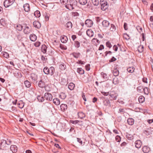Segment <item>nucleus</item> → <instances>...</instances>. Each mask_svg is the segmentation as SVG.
<instances>
[{"label": "nucleus", "mask_w": 153, "mask_h": 153, "mask_svg": "<svg viewBox=\"0 0 153 153\" xmlns=\"http://www.w3.org/2000/svg\"><path fill=\"white\" fill-rule=\"evenodd\" d=\"M77 4V2L76 0H70L65 7L67 9L71 10L76 7Z\"/></svg>", "instance_id": "obj_1"}, {"label": "nucleus", "mask_w": 153, "mask_h": 153, "mask_svg": "<svg viewBox=\"0 0 153 153\" xmlns=\"http://www.w3.org/2000/svg\"><path fill=\"white\" fill-rule=\"evenodd\" d=\"M43 71L46 74L52 75L54 72V68L53 67H51L48 68L47 67H45Z\"/></svg>", "instance_id": "obj_2"}, {"label": "nucleus", "mask_w": 153, "mask_h": 153, "mask_svg": "<svg viewBox=\"0 0 153 153\" xmlns=\"http://www.w3.org/2000/svg\"><path fill=\"white\" fill-rule=\"evenodd\" d=\"M100 4L101 5V9L102 10H105L108 7L107 2L104 0H101Z\"/></svg>", "instance_id": "obj_3"}, {"label": "nucleus", "mask_w": 153, "mask_h": 153, "mask_svg": "<svg viewBox=\"0 0 153 153\" xmlns=\"http://www.w3.org/2000/svg\"><path fill=\"white\" fill-rule=\"evenodd\" d=\"M15 0H5L4 3V5L5 7H7L12 5L14 2Z\"/></svg>", "instance_id": "obj_4"}, {"label": "nucleus", "mask_w": 153, "mask_h": 153, "mask_svg": "<svg viewBox=\"0 0 153 153\" xmlns=\"http://www.w3.org/2000/svg\"><path fill=\"white\" fill-rule=\"evenodd\" d=\"M53 97L52 95L48 92L46 93L44 95V97L45 100L48 101H51L53 99Z\"/></svg>", "instance_id": "obj_5"}, {"label": "nucleus", "mask_w": 153, "mask_h": 153, "mask_svg": "<svg viewBox=\"0 0 153 153\" xmlns=\"http://www.w3.org/2000/svg\"><path fill=\"white\" fill-rule=\"evenodd\" d=\"M147 90V88H143V87L142 86H139L137 88V91L139 92L140 93H142L144 91L145 94H148V92L147 91V92H146V90Z\"/></svg>", "instance_id": "obj_6"}, {"label": "nucleus", "mask_w": 153, "mask_h": 153, "mask_svg": "<svg viewBox=\"0 0 153 153\" xmlns=\"http://www.w3.org/2000/svg\"><path fill=\"white\" fill-rule=\"evenodd\" d=\"M31 32V28L30 27H29L27 26H25L24 29V32L25 34H28Z\"/></svg>", "instance_id": "obj_7"}, {"label": "nucleus", "mask_w": 153, "mask_h": 153, "mask_svg": "<svg viewBox=\"0 0 153 153\" xmlns=\"http://www.w3.org/2000/svg\"><path fill=\"white\" fill-rule=\"evenodd\" d=\"M85 24L87 27H90L92 25L93 22L91 20L88 19L85 21Z\"/></svg>", "instance_id": "obj_8"}, {"label": "nucleus", "mask_w": 153, "mask_h": 153, "mask_svg": "<svg viewBox=\"0 0 153 153\" xmlns=\"http://www.w3.org/2000/svg\"><path fill=\"white\" fill-rule=\"evenodd\" d=\"M102 25L105 28L108 27L110 25V23L109 22L106 20H103L102 22Z\"/></svg>", "instance_id": "obj_9"}, {"label": "nucleus", "mask_w": 153, "mask_h": 153, "mask_svg": "<svg viewBox=\"0 0 153 153\" xmlns=\"http://www.w3.org/2000/svg\"><path fill=\"white\" fill-rule=\"evenodd\" d=\"M135 144L136 147L138 149L140 148L142 145V143L140 140H138L135 141Z\"/></svg>", "instance_id": "obj_10"}, {"label": "nucleus", "mask_w": 153, "mask_h": 153, "mask_svg": "<svg viewBox=\"0 0 153 153\" xmlns=\"http://www.w3.org/2000/svg\"><path fill=\"white\" fill-rule=\"evenodd\" d=\"M10 149L13 153H16L17 151V147L16 145H12L10 146Z\"/></svg>", "instance_id": "obj_11"}, {"label": "nucleus", "mask_w": 153, "mask_h": 153, "mask_svg": "<svg viewBox=\"0 0 153 153\" xmlns=\"http://www.w3.org/2000/svg\"><path fill=\"white\" fill-rule=\"evenodd\" d=\"M152 128H148L145 131L144 133L147 135H149L152 134Z\"/></svg>", "instance_id": "obj_12"}, {"label": "nucleus", "mask_w": 153, "mask_h": 153, "mask_svg": "<svg viewBox=\"0 0 153 153\" xmlns=\"http://www.w3.org/2000/svg\"><path fill=\"white\" fill-rule=\"evenodd\" d=\"M33 24L34 26L37 28H39L41 27L40 23L38 21H35L34 22Z\"/></svg>", "instance_id": "obj_13"}, {"label": "nucleus", "mask_w": 153, "mask_h": 153, "mask_svg": "<svg viewBox=\"0 0 153 153\" xmlns=\"http://www.w3.org/2000/svg\"><path fill=\"white\" fill-rule=\"evenodd\" d=\"M68 40V38L66 36H61V41L63 43H65Z\"/></svg>", "instance_id": "obj_14"}, {"label": "nucleus", "mask_w": 153, "mask_h": 153, "mask_svg": "<svg viewBox=\"0 0 153 153\" xmlns=\"http://www.w3.org/2000/svg\"><path fill=\"white\" fill-rule=\"evenodd\" d=\"M24 10L25 12H28L30 10V6L28 4H26L23 6Z\"/></svg>", "instance_id": "obj_15"}, {"label": "nucleus", "mask_w": 153, "mask_h": 153, "mask_svg": "<svg viewBox=\"0 0 153 153\" xmlns=\"http://www.w3.org/2000/svg\"><path fill=\"white\" fill-rule=\"evenodd\" d=\"M110 96L112 98L113 100H116L117 98V94L112 92L110 94Z\"/></svg>", "instance_id": "obj_16"}, {"label": "nucleus", "mask_w": 153, "mask_h": 153, "mask_svg": "<svg viewBox=\"0 0 153 153\" xmlns=\"http://www.w3.org/2000/svg\"><path fill=\"white\" fill-rule=\"evenodd\" d=\"M150 150V148L148 147L145 146L142 148V150L143 152L145 153H147Z\"/></svg>", "instance_id": "obj_17"}, {"label": "nucleus", "mask_w": 153, "mask_h": 153, "mask_svg": "<svg viewBox=\"0 0 153 153\" xmlns=\"http://www.w3.org/2000/svg\"><path fill=\"white\" fill-rule=\"evenodd\" d=\"M36 36L34 34H30V39L32 41H35L36 39Z\"/></svg>", "instance_id": "obj_18"}, {"label": "nucleus", "mask_w": 153, "mask_h": 153, "mask_svg": "<svg viewBox=\"0 0 153 153\" xmlns=\"http://www.w3.org/2000/svg\"><path fill=\"white\" fill-rule=\"evenodd\" d=\"M127 122L130 125H132L134 123V120L132 118H129L127 120Z\"/></svg>", "instance_id": "obj_19"}, {"label": "nucleus", "mask_w": 153, "mask_h": 153, "mask_svg": "<svg viewBox=\"0 0 153 153\" xmlns=\"http://www.w3.org/2000/svg\"><path fill=\"white\" fill-rule=\"evenodd\" d=\"M53 102L56 105H59L60 104V101L59 99L57 98H54L53 100Z\"/></svg>", "instance_id": "obj_20"}, {"label": "nucleus", "mask_w": 153, "mask_h": 153, "mask_svg": "<svg viewBox=\"0 0 153 153\" xmlns=\"http://www.w3.org/2000/svg\"><path fill=\"white\" fill-rule=\"evenodd\" d=\"M10 141H9V143H10ZM7 144V145H9L10 143H7V141L6 140H3V142H1L0 143L1 144V148H4L5 147V145Z\"/></svg>", "instance_id": "obj_21"}, {"label": "nucleus", "mask_w": 153, "mask_h": 153, "mask_svg": "<svg viewBox=\"0 0 153 153\" xmlns=\"http://www.w3.org/2000/svg\"><path fill=\"white\" fill-rule=\"evenodd\" d=\"M72 23L70 22H68L66 24V27L68 30H70L72 28Z\"/></svg>", "instance_id": "obj_22"}, {"label": "nucleus", "mask_w": 153, "mask_h": 153, "mask_svg": "<svg viewBox=\"0 0 153 153\" xmlns=\"http://www.w3.org/2000/svg\"><path fill=\"white\" fill-rule=\"evenodd\" d=\"M78 115L79 118L82 119L85 117V114L82 112H80L78 113Z\"/></svg>", "instance_id": "obj_23"}, {"label": "nucleus", "mask_w": 153, "mask_h": 153, "mask_svg": "<svg viewBox=\"0 0 153 153\" xmlns=\"http://www.w3.org/2000/svg\"><path fill=\"white\" fill-rule=\"evenodd\" d=\"M104 105L107 107H109L110 106V102L109 100H105L103 101Z\"/></svg>", "instance_id": "obj_24"}, {"label": "nucleus", "mask_w": 153, "mask_h": 153, "mask_svg": "<svg viewBox=\"0 0 153 153\" xmlns=\"http://www.w3.org/2000/svg\"><path fill=\"white\" fill-rule=\"evenodd\" d=\"M68 87L70 90H72L75 87V85L73 83H70L68 85Z\"/></svg>", "instance_id": "obj_25"}, {"label": "nucleus", "mask_w": 153, "mask_h": 153, "mask_svg": "<svg viewBox=\"0 0 153 153\" xmlns=\"http://www.w3.org/2000/svg\"><path fill=\"white\" fill-rule=\"evenodd\" d=\"M135 70V68L133 67H131L127 68V70L129 73H133Z\"/></svg>", "instance_id": "obj_26"}, {"label": "nucleus", "mask_w": 153, "mask_h": 153, "mask_svg": "<svg viewBox=\"0 0 153 153\" xmlns=\"http://www.w3.org/2000/svg\"><path fill=\"white\" fill-rule=\"evenodd\" d=\"M60 108L62 111H64L67 108V105L65 104H62L60 105Z\"/></svg>", "instance_id": "obj_27"}, {"label": "nucleus", "mask_w": 153, "mask_h": 153, "mask_svg": "<svg viewBox=\"0 0 153 153\" xmlns=\"http://www.w3.org/2000/svg\"><path fill=\"white\" fill-rule=\"evenodd\" d=\"M87 34L89 37H92L94 35L93 32L91 30H87Z\"/></svg>", "instance_id": "obj_28"}, {"label": "nucleus", "mask_w": 153, "mask_h": 153, "mask_svg": "<svg viewBox=\"0 0 153 153\" xmlns=\"http://www.w3.org/2000/svg\"><path fill=\"white\" fill-rule=\"evenodd\" d=\"M38 85L40 88H44L45 87V83L42 80H41L39 82Z\"/></svg>", "instance_id": "obj_29"}, {"label": "nucleus", "mask_w": 153, "mask_h": 153, "mask_svg": "<svg viewBox=\"0 0 153 153\" xmlns=\"http://www.w3.org/2000/svg\"><path fill=\"white\" fill-rule=\"evenodd\" d=\"M46 49L47 47L45 45H42L41 47V50L42 52L44 53H45L46 52Z\"/></svg>", "instance_id": "obj_30"}, {"label": "nucleus", "mask_w": 153, "mask_h": 153, "mask_svg": "<svg viewBox=\"0 0 153 153\" xmlns=\"http://www.w3.org/2000/svg\"><path fill=\"white\" fill-rule=\"evenodd\" d=\"M77 72L80 74H82L84 73V71L81 68H78L77 69Z\"/></svg>", "instance_id": "obj_31"}, {"label": "nucleus", "mask_w": 153, "mask_h": 153, "mask_svg": "<svg viewBox=\"0 0 153 153\" xmlns=\"http://www.w3.org/2000/svg\"><path fill=\"white\" fill-rule=\"evenodd\" d=\"M113 74L114 76H117L119 74V71L117 69H114L113 71Z\"/></svg>", "instance_id": "obj_32"}, {"label": "nucleus", "mask_w": 153, "mask_h": 153, "mask_svg": "<svg viewBox=\"0 0 153 153\" xmlns=\"http://www.w3.org/2000/svg\"><path fill=\"white\" fill-rule=\"evenodd\" d=\"M113 83L115 85L119 83L118 79L116 76L113 79Z\"/></svg>", "instance_id": "obj_33"}, {"label": "nucleus", "mask_w": 153, "mask_h": 153, "mask_svg": "<svg viewBox=\"0 0 153 153\" xmlns=\"http://www.w3.org/2000/svg\"><path fill=\"white\" fill-rule=\"evenodd\" d=\"M34 15L36 17H39L41 15L40 12L39 10H36L34 12Z\"/></svg>", "instance_id": "obj_34"}, {"label": "nucleus", "mask_w": 153, "mask_h": 153, "mask_svg": "<svg viewBox=\"0 0 153 153\" xmlns=\"http://www.w3.org/2000/svg\"><path fill=\"white\" fill-rule=\"evenodd\" d=\"M24 84L25 86L27 88H29L31 86V83L30 82L27 80L25 81Z\"/></svg>", "instance_id": "obj_35"}, {"label": "nucleus", "mask_w": 153, "mask_h": 153, "mask_svg": "<svg viewBox=\"0 0 153 153\" xmlns=\"http://www.w3.org/2000/svg\"><path fill=\"white\" fill-rule=\"evenodd\" d=\"M145 100V98L143 96H140L139 97L138 101L140 103H143Z\"/></svg>", "instance_id": "obj_36"}, {"label": "nucleus", "mask_w": 153, "mask_h": 153, "mask_svg": "<svg viewBox=\"0 0 153 153\" xmlns=\"http://www.w3.org/2000/svg\"><path fill=\"white\" fill-rule=\"evenodd\" d=\"M116 30V27L113 24L111 25V27L110 30L111 31H114Z\"/></svg>", "instance_id": "obj_37"}, {"label": "nucleus", "mask_w": 153, "mask_h": 153, "mask_svg": "<svg viewBox=\"0 0 153 153\" xmlns=\"http://www.w3.org/2000/svg\"><path fill=\"white\" fill-rule=\"evenodd\" d=\"M72 54L74 57L77 58L79 56L80 53H79L74 52L72 53Z\"/></svg>", "instance_id": "obj_38"}, {"label": "nucleus", "mask_w": 153, "mask_h": 153, "mask_svg": "<svg viewBox=\"0 0 153 153\" xmlns=\"http://www.w3.org/2000/svg\"><path fill=\"white\" fill-rule=\"evenodd\" d=\"M38 100L40 102H42L44 100V98L43 97H41L40 96H38L37 97Z\"/></svg>", "instance_id": "obj_39"}, {"label": "nucleus", "mask_w": 153, "mask_h": 153, "mask_svg": "<svg viewBox=\"0 0 153 153\" xmlns=\"http://www.w3.org/2000/svg\"><path fill=\"white\" fill-rule=\"evenodd\" d=\"M59 97L62 99H64L66 97V95L64 93H61L59 95Z\"/></svg>", "instance_id": "obj_40"}, {"label": "nucleus", "mask_w": 153, "mask_h": 153, "mask_svg": "<svg viewBox=\"0 0 153 153\" xmlns=\"http://www.w3.org/2000/svg\"><path fill=\"white\" fill-rule=\"evenodd\" d=\"M30 77L31 79L34 81L36 80L37 79L36 75L34 74H31Z\"/></svg>", "instance_id": "obj_41"}, {"label": "nucleus", "mask_w": 153, "mask_h": 153, "mask_svg": "<svg viewBox=\"0 0 153 153\" xmlns=\"http://www.w3.org/2000/svg\"><path fill=\"white\" fill-rule=\"evenodd\" d=\"M92 2L94 5L97 6L99 3V0H91Z\"/></svg>", "instance_id": "obj_42"}, {"label": "nucleus", "mask_w": 153, "mask_h": 153, "mask_svg": "<svg viewBox=\"0 0 153 153\" xmlns=\"http://www.w3.org/2000/svg\"><path fill=\"white\" fill-rule=\"evenodd\" d=\"M18 107H19V108H22L23 107L24 105V104L22 101H20V102L18 103Z\"/></svg>", "instance_id": "obj_43"}, {"label": "nucleus", "mask_w": 153, "mask_h": 153, "mask_svg": "<svg viewBox=\"0 0 153 153\" xmlns=\"http://www.w3.org/2000/svg\"><path fill=\"white\" fill-rule=\"evenodd\" d=\"M79 2L81 4L84 5L87 3V0H79Z\"/></svg>", "instance_id": "obj_44"}, {"label": "nucleus", "mask_w": 153, "mask_h": 153, "mask_svg": "<svg viewBox=\"0 0 153 153\" xmlns=\"http://www.w3.org/2000/svg\"><path fill=\"white\" fill-rule=\"evenodd\" d=\"M150 21L151 22V23H150V27L152 28H153V23L152 22H153V16H151L150 17Z\"/></svg>", "instance_id": "obj_45"}, {"label": "nucleus", "mask_w": 153, "mask_h": 153, "mask_svg": "<svg viewBox=\"0 0 153 153\" xmlns=\"http://www.w3.org/2000/svg\"><path fill=\"white\" fill-rule=\"evenodd\" d=\"M143 45H140L138 47V50L139 52H142L143 51Z\"/></svg>", "instance_id": "obj_46"}, {"label": "nucleus", "mask_w": 153, "mask_h": 153, "mask_svg": "<svg viewBox=\"0 0 153 153\" xmlns=\"http://www.w3.org/2000/svg\"><path fill=\"white\" fill-rule=\"evenodd\" d=\"M92 41L93 42H95V44L96 45H97L99 43V40L96 38H94L93 39Z\"/></svg>", "instance_id": "obj_47"}, {"label": "nucleus", "mask_w": 153, "mask_h": 153, "mask_svg": "<svg viewBox=\"0 0 153 153\" xmlns=\"http://www.w3.org/2000/svg\"><path fill=\"white\" fill-rule=\"evenodd\" d=\"M22 26L20 25H18L16 26V29L19 31H21L22 29Z\"/></svg>", "instance_id": "obj_48"}, {"label": "nucleus", "mask_w": 153, "mask_h": 153, "mask_svg": "<svg viewBox=\"0 0 153 153\" xmlns=\"http://www.w3.org/2000/svg\"><path fill=\"white\" fill-rule=\"evenodd\" d=\"M59 68L62 70H64L66 68V66L64 64H61L59 66Z\"/></svg>", "instance_id": "obj_49"}, {"label": "nucleus", "mask_w": 153, "mask_h": 153, "mask_svg": "<svg viewBox=\"0 0 153 153\" xmlns=\"http://www.w3.org/2000/svg\"><path fill=\"white\" fill-rule=\"evenodd\" d=\"M74 43V45L76 47L78 48L80 47V43L78 41H75Z\"/></svg>", "instance_id": "obj_50"}, {"label": "nucleus", "mask_w": 153, "mask_h": 153, "mask_svg": "<svg viewBox=\"0 0 153 153\" xmlns=\"http://www.w3.org/2000/svg\"><path fill=\"white\" fill-rule=\"evenodd\" d=\"M136 28L137 30L140 32V33H141V32H142V28L140 26H137L136 27Z\"/></svg>", "instance_id": "obj_51"}, {"label": "nucleus", "mask_w": 153, "mask_h": 153, "mask_svg": "<svg viewBox=\"0 0 153 153\" xmlns=\"http://www.w3.org/2000/svg\"><path fill=\"white\" fill-rule=\"evenodd\" d=\"M68 2V0H60V2L62 4H66Z\"/></svg>", "instance_id": "obj_52"}, {"label": "nucleus", "mask_w": 153, "mask_h": 153, "mask_svg": "<svg viewBox=\"0 0 153 153\" xmlns=\"http://www.w3.org/2000/svg\"><path fill=\"white\" fill-rule=\"evenodd\" d=\"M101 75H102V77H103V78L104 79H107V75L105 73L102 72L101 73Z\"/></svg>", "instance_id": "obj_53"}, {"label": "nucleus", "mask_w": 153, "mask_h": 153, "mask_svg": "<svg viewBox=\"0 0 153 153\" xmlns=\"http://www.w3.org/2000/svg\"><path fill=\"white\" fill-rule=\"evenodd\" d=\"M3 54L4 56L7 58H8L9 57V55L8 53L7 52H4Z\"/></svg>", "instance_id": "obj_54"}, {"label": "nucleus", "mask_w": 153, "mask_h": 153, "mask_svg": "<svg viewBox=\"0 0 153 153\" xmlns=\"http://www.w3.org/2000/svg\"><path fill=\"white\" fill-rule=\"evenodd\" d=\"M116 140L117 142H120L121 140V138L119 136L117 135L116 137Z\"/></svg>", "instance_id": "obj_55"}, {"label": "nucleus", "mask_w": 153, "mask_h": 153, "mask_svg": "<svg viewBox=\"0 0 153 153\" xmlns=\"http://www.w3.org/2000/svg\"><path fill=\"white\" fill-rule=\"evenodd\" d=\"M106 46L109 48H111V45L110 42H107L106 43Z\"/></svg>", "instance_id": "obj_56"}, {"label": "nucleus", "mask_w": 153, "mask_h": 153, "mask_svg": "<svg viewBox=\"0 0 153 153\" xmlns=\"http://www.w3.org/2000/svg\"><path fill=\"white\" fill-rule=\"evenodd\" d=\"M40 43L39 42H37L34 44V45L36 47H38L40 46Z\"/></svg>", "instance_id": "obj_57"}, {"label": "nucleus", "mask_w": 153, "mask_h": 153, "mask_svg": "<svg viewBox=\"0 0 153 153\" xmlns=\"http://www.w3.org/2000/svg\"><path fill=\"white\" fill-rule=\"evenodd\" d=\"M116 60V59L113 56L111 59L109 60V62H113Z\"/></svg>", "instance_id": "obj_58"}, {"label": "nucleus", "mask_w": 153, "mask_h": 153, "mask_svg": "<svg viewBox=\"0 0 153 153\" xmlns=\"http://www.w3.org/2000/svg\"><path fill=\"white\" fill-rule=\"evenodd\" d=\"M77 141L81 145H82V141L81 140V139L78 138H77Z\"/></svg>", "instance_id": "obj_59"}, {"label": "nucleus", "mask_w": 153, "mask_h": 153, "mask_svg": "<svg viewBox=\"0 0 153 153\" xmlns=\"http://www.w3.org/2000/svg\"><path fill=\"white\" fill-rule=\"evenodd\" d=\"M86 69L87 71H89L90 69V65L88 64L85 66Z\"/></svg>", "instance_id": "obj_60"}, {"label": "nucleus", "mask_w": 153, "mask_h": 153, "mask_svg": "<svg viewBox=\"0 0 153 153\" xmlns=\"http://www.w3.org/2000/svg\"><path fill=\"white\" fill-rule=\"evenodd\" d=\"M124 27L125 30H127L128 29V28L127 27V24L126 23H124Z\"/></svg>", "instance_id": "obj_61"}, {"label": "nucleus", "mask_w": 153, "mask_h": 153, "mask_svg": "<svg viewBox=\"0 0 153 153\" xmlns=\"http://www.w3.org/2000/svg\"><path fill=\"white\" fill-rule=\"evenodd\" d=\"M79 122V121L76 120H74V121H72L71 123L73 124H76L78 123Z\"/></svg>", "instance_id": "obj_62"}, {"label": "nucleus", "mask_w": 153, "mask_h": 153, "mask_svg": "<svg viewBox=\"0 0 153 153\" xmlns=\"http://www.w3.org/2000/svg\"><path fill=\"white\" fill-rule=\"evenodd\" d=\"M143 81L145 83H147V78L144 77L143 79Z\"/></svg>", "instance_id": "obj_63"}, {"label": "nucleus", "mask_w": 153, "mask_h": 153, "mask_svg": "<svg viewBox=\"0 0 153 153\" xmlns=\"http://www.w3.org/2000/svg\"><path fill=\"white\" fill-rule=\"evenodd\" d=\"M113 49L115 51H117L118 49V47L116 45H114L113 47Z\"/></svg>", "instance_id": "obj_64"}]
</instances>
